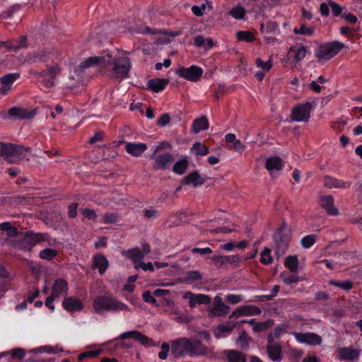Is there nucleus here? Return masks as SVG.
<instances>
[{
    "instance_id": "f257e3e1",
    "label": "nucleus",
    "mask_w": 362,
    "mask_h": 362,
    "mask_svg": "<svg viewBox=\"0 0 362 362\" xmlns=\"http://www.w3.org/2000/svg\"><path fill=\"white\" fill-rule=\"evenodd\" d=\"M95 66L101 69L110 70L115 78H126L132 68L129 52L117 49L103 51L101 55L90 57L83 61L75 71H81L85 68Z\"/></svg>"
},
{
    "instance_id": "f03ea898",
    "label": "nucleus",
    "mask_w": 362,
    "mask_h": 362,
    "mask_svg": "<svg viewBox=\"0 0 362 362\" xmlns=\"http://www.w3.org/2000/svg\"><path fill=\"white\" fill-rule=\"evenodd\" d=\"M171 353L177 358L186 356H204L209 353L208 348L200 341L182 337L171 341Z\"/></svg>"
},
{
    "instance_id": "7ed1b4c3",
    "label": "nucleus",
    "mask_w": 362,
    "mask_h": 362,
    "mask_svg": "<svg viewBox=\"0 0 362 362\" xmlns=\"http://www.w3.org/2000/svg\"><path fill=\"white\" fill-rule=\"evenodd\" d=\"M1 153L4 160L13 163L27 160L31 155L28 147L4 143Z\"/></svg>"
},
{
    "instance_id": "20e7f679",
    "label": "nucleus",
    "mask_w": 362,
    "mask_h": 362,
    "mask_svg": "<svg viewBox=\"0 0 362 362\" xmlns=\"http://www.w3.org/2000/svg\"><path fill=\"white\" fill-rule=\"evenodd\" d=\"M93 305L98 313H103L104 311H130V308L127 305L110 296L95 298Z\"/></svg>"
},
{
    "instance_id": "39448f33",
    "label": "nucleus",
    "mask_w": 362,
    "mask_h": 362,
    "mask_svg": "<svg viewBox=\"0 0 362 362\" xmlns=\"http://www.w3.org/2000/svg\"><path fill=\"white\" fill-rule=\"evenodd\" d=\"M18 230L9 221L0 223V238L2 245L5 247H13L18 245Z\"/></svg>"
},
{
    "instance_id": "423d86ee",
    "label": "nucleus",
    "mask_w": 362,
    "mask_h": 362,
    "mask_svg": "<svg viewBox=\"0 0 362 362\" xmlns=\"http://www.w3.org/2000/svg\"><path fill=\"white\" fill-rule=\"evenodd\" d=\"M23 242L30 247L40 245L42 247H58V243L45 233L27 232L23 238Z\"/></svg>"
},
{
    "instance_id": "0eeeda50",
    "label": "nucleus",
    "mask_w": 362,
    "mask_h": 362,
    "mask_svg": "<svg viewBox=\"0 0 362 362\" xmlns=\"http://www.w3.org/2000/svg\"><path fill=\"white\" fill-rule=\"evenodd\" d=\"M344 47L339 42L335 41L320 46L315 52L318 61L324 63L334 57Z\"/></svg>"
},
{
    "instance_id": "6e6552de",
    "label": "nucleus",
    "mask_w": 362,
    "mask_h": 362,
    "mask_svg": "<svg viewBox=\"0 0 362 362\" xmlns=\"http://www.w3.org/2000/svg\"><path fill=\"white\" fill-rule=\"evenodd\" d=\"M291 231V228L284 223L276 230L274 234V240L278 247H289L288 241Z\"/></svg>"
},
{
    "instance_id": "1a4fd4ad",
    "label": "nucleus",
    "mask_w": 362,
    "mask_h": 362,
    "mask_svg": "<svg viewBox=\"0 0 362 362\" xmlns=\"http://www.w3.org/2000/svg\"><path fill=\"white\" fill-rule=\"evenodd\" d=\"M204 73L203 69L198 66L192 65L188 68L180 67L176 70V74L192 82L198 81Z\"/></svg>"
},
{
    "instance_id": "9d476101",
    "label": "nucleus",
    "mask_w": 362,
    "mask_h": 362,
    "mask_svg": "<svg viewBox=\"0 0 362 362\" xmlns=\"http://www.w3.org/2000/svg\"><path fill=\"white\" fill-rule=\"evenodd\" d=\"M291 334L296 340L300 344H305L310 346L320 345L322 343V338L314 332H293Z\"/></svg>"
},
{
    "instance_id": "9b49d317",
    "label": "nucleus",
    "mask_w": 362,
    "mask_h": 362,
    "mask_svg": "<svg viewBox=\"0 0 362 362\" xmlns=\"http://www.w3.org/2000/svg\"><path fill=\"white\" fill-rule=\"evenodd\" d=\"M60 67L58 65H54L49 67L47 71L40 74L42 77V83L46 88H50L55 86L57 83L56 76L60 72Z\"/></svg>"
},
{
    "instance_id": "f8f14e48",
    "label": "nucleus",
    "mask_w": 362,
    "mask_h": 362,
    "mask_svg": "<svg viewBox=\"0 0 362 362\" xmlns=\"http://www.w3.org/2000/svg\"><path fill=\"white\" fill-rule=\"evenodd\" d=\"M311 105L309 103L294 107L291 112V119L296 122H306L310 118Z\"/></svg>"
},
{
    "instance_id": "ddd939ff",
    "label": "nucleus",
    "mask_w": 362,
    "mask_h": 362,
    "mask_svg": "<svg viewBox=\"0 0 362 362\" xmlns=\"http://www.w3.org/2000/svg\"><path fill=\"white\" fill-rule=\"evenodd\" d=\"M267 350L271 360L274 362H279L281 360V347L278 343L274 342L272 334L267 336Z\"/></svg>"
},
{
    "instance_id": "4468645a",
    "label": "nucleus",
    "mask_w": 362,
    "mask_h": 362,
    "mask_svg": "<svg viewBox=\"0 0 362 362\" xmlns=\"http://www.w3.org/2000/svg\"><path fill=\"white\" fill-rule=\"evenodd\" d=\"M255 65L259 70L255 72V76L259 81H261L273 66L272 56L271 55L267 61H263L259 57L255 59Z\"/></svg>"
},
{
    "instance_id": "2eb2a0df",
    "label": "nucleus",
    "mask_w": 362,
    "mask_h": 362,
    "mask_svg": "<svg viewBox=\"0 0 362 362\" xmlns=\"http://www.w3.org/2000/svg\"><path fill=\"white\" fill-rule=\"evenodd\" d=\"M18 73L8 74L0 78V96L6 95L13 88L14 82L19 78Z\"/></svg>"
},
{
    "instance_id": "dca6fc26",
    "label": "nucleus",
    "mask_w": 362,
    "mask_h": 362,
    "mask_svg": "<svg viewBox=\"0 0 362 362\" xmlns=\"http://www.w3.org/2000/svg\"><path fill=\"white\" fill-rule=\"evenodd\" d=\"M183 298L189 300V305L191 308H194L197 304H209L211 301L209 296L205 294H194L190 291L183 293Z\"/></svg>"
},
{
    "instance_id": "f3484780",
    "label": "nucleus",
    "mask_w": 362,
    "mask_h": 362,
    "mask_svg": "<svg viewBox=\"0 0 362 362\" xmlns=\"http://www.w3.org/2000/svg\"><path fill=\"white\" fill-rule=\"evenodd\" d=\"M361 355L359 349L352 347H341L337 351V358L344 361L357 360Z\"/></svg>"
},
{
    "instance_id": "a211bd4d",
    "label": "nucleus",
    "mask_w": 362,
    "mask_h": 362,
    "mask_svg": "<svg viewBox=\"0 0 362 362\" xmlns=\"http://www.w3.org/2000/svg\"><path fill=\"white\" fill-rule=\"evenodd\" d=\"M119 338L121 339L132 338L139 342L141 344L146 346H151L153 344L152 340L150 338L135 330L123 332L120 334Z\"/></svg>"
},
{
    "instance_id": "6ab92c4d",
    "label": "nucleus",
    "mask_w": 362,
    "mask_h": 362,
    "mask_svg": "<svg viewBox=\"0 0 362 362\" xmlns=\"http://www.w3.org/2000/svg\"><path fill=\"white\" fill-rule=\"evenodd\" d=\"M10 117L17 119H30L34 117L35 112L22 107H13L8 111Z\"/></svg>"
},
{
    "instance_id": "aec40b11",
    "label": "nucleus",
    "mask_w": 362,
    "mask_h": 362,
    "mask_svg": "<svg viewBox=\"0 0 362 362\" xmlns=\"http://www.w3.org/2000/svg\"><path fill=\"white\" fill-rule=\"evenodd\" d=\"M68 291L67 283L64 279H59L54 281L52 286V296L54 298H59L64 296Z\"/></svg>"
},
{
    "instance_id": "412c9836",
    "label": "nucleus",
    "mask_w": 362,
    "mask_h": 362,
    "mask_svg": "<svg viewBox=\"0 0 362 362\" xmlns=\"http://www.w3.org/2000/svg\"><path fill=\"white\" fill-rule=\"evenodd\" d=\"M62 305L66 310L70 313L80 311L83 308V303L78 298L74 297L65 298Z\"/></svg>"
},
{
    "instance_id": "4be33fe9",
    "label": "nucleus",
    "mask_w": 362,
    "mask_h": 362,
    "mask_svg": "<svg viewBox=\"0 0 362 362\" xmlns=\"http://www.w3.org/2000/svg\"><path fill=\"white\" fill-rule=\"evenodd\" d=\"M249 323L252 327V330L255 332H261L267 330L269 328L273 326L274 321L272 320H268L264 322H256L255 319H252L250 320H243L240 323Z\"/></svg>"
},
{
    "instance_id": "5701e85b",
    "label": "nucleus",
    "mask_w": 362,
    "mask_h": 362,
    "mask_svg": "<svg viewBox=\"0 0 362 362\" xmlns=\"http://www.w3.org/2000/svg\"><path fill=\"white\" fill-rule=\"evenodd\" d=\"M320 205L329 215L336 216L338 210L334 206V199L331 195H322L320 197Z\"/></svg>"
},
{
    "instance_id": "b1692460",
    "label": "nucleus",
    "mask_w": 362,
    "mask_h": 362,
    "mask_svg": "<svg viewBox=\"0 0 362 362\" xmlns=\"http://www.w3.org/2000/svg\"><path fill=\"white\" fill-rule=\"evenodd\" d=\"M147 148V146L144 143H127L125 149L130 155L138 157L141 155Z\"/></svg>"
},
{
    "instance_id": "393cba45",
    "label": "nucleus",
    "mask_w": 362,
    "mask_h": 362,
    "mask_svg": "<svg viewBox=\"0 0 362 362\" xmlns=\"http://www.w3.org/2000/svg\"><path fill=\"white\" fill-rule=\"evenodd\" d=\"M168 82V79L157 78L150 80L147 83V87L153 92H160L165 88Z\"/></svg>"
},
{
    "instance_id": "a878e982",
    "label": "nucleus",
    "mask_w": 362,
    "mask_h": 362,
    "mask_svg": "<svg viewBox=\"0 0 362 362\" xmlns=\"http://www.w3.org/2000/svg\"><path fill=\"white\" fill-rule=\"evenodd\" d=\"M266 168L274 174L276 171H279L282 168V160L278 156L269 157L266 160Z\"/></svg>"
},
{
    "instance_id": "bb28decb",
    "label": "nucleus",
    "mask_w": 362,
    "mask_h": 362,
    "mask_svg": "<svg viewBox=\"0 0 362 362\" xmlns=\"http://www.w3.org/2000/svg\"><path fill=\"white\" fill-rule=\"evenodd\" d=\"M325 185L327 187H335L339 189H347L351 185V182L344 181L341 180L335 179L333 177H327L325 178Z\"/></svg>"
},
{
    "instance_id": "cd10ccee",
    "label": "nucleus",
    "mask_w": 362,
    "mask_h": 362,
    "mask_svg": "<svg viewBox=\"0 0 362 362\" xmlns=\"http://www.w3.org/2000/svg\"><path fill=\"white\" fill-rule=\"evenodd\" d=\"M194 45L205 50H209L214 46L213 40L210 37L204 38L202 35H197L194 40Z\"/></svg>"
},
{
    "instance_id": "c85d7f7f",
    "label": "nucleus",
    "mask_w": 362,
    "mask_h": 362,
    "mask_svg": "<svg viewBox=\"0 0 362 362\" xmlns=\"http://www.w3.org/2000/svg\"><path fill=\"white\" fill-rule=\"evenodd\" d=\"M290 53L292 54L296 62L302 61L306 56L307 49L301 45H296L290 48Z\"/></svg>"
},
{
    "instance_id": "c756f323",
    "label": "nucleus",
    "mask_w": 362,
    "mask_h": 362,
    "mask_svg": "<svg viewBox=\"0 0 362 362\" xmlns=\"http://www.w3.org/2000/svg\"><path fill=\"white\" fill-rule=\"evenodd\" d=\"M93 267L98 269L100 274H103L108 267V261L103 255H95L93 259Z\"/></svg>"
},
{
    "instance_id": "7c9ffc66",
    "label": "nucleus",
    "mask_w": 362,
    "mask_h": 362,
    "mask_svg": "<svg viewBox=\"0 0 362 362\" xmlns=\"http://www.w3.org/2000/svg\"><path fill=\"white\" fill-rule=\"evenodd\" d=\"M238 325V322H233L232 321L226 322V323L219 325L217 327V332L215 335L217 338L223 337L225 334H229L233 329Z\"/></svg>"
},
{
    "instance_id": "2f4dec72",
    "label": "nucleus",
    "mask_w": 362,
    "mask_h": 362,
    "mask_svg": "<svg viewBox=\"0 0 362 362\" xmlns=\"http://www.w3.org/2000/svg\"><path fill=\"white\" fill-rule=\"evenodd\" d=\"M205 182L204 178H203L198 172L195 171L185 177V184L186 185H192L194 187L201 185L204 184Z\"/></svg>"
},
{
    "instance_id": "473e14b6",
    "label": "nucleus",
    "mask_w": 362,
    "mask_h": 362,
    "mask_svg": "<svg viewBox=\"0 0 362 362\" xmlns=\"http://www.w3.org/2000/svg\"><path fill=\"white\" fill-rule=\"evenodd\" d=\"M209 122L206 117H201L196 119L192 126V131L195 134H198L202 130L209 129Z\"/></svg>"
},
{
    "instance_id": "72a5a7b5",
    "label": "nucleus",
    "mask_w": 362,
    "mask_h": 362,
    "mask_svg": "<svg viewBox=\"0 0 362 362\" xmlns=\"http://www.w3.org/2000/svg\"><path fill=\"white\" fill-rule=\"evenodd\" d=\"M173 162V157L170 153H164L158 156L154 163V168L156 169H165L168 164Z\"/></svg>"
},
{
    "instance_id": "f704fd0d",
    "label": "nucleus",
    "mask_w": 362,
    "mask_h": 362,
    "mask_svg": "<svg viewBox=\"0 0 362 362\" xmlns=\"http://www.w3.org/2000/svg\"><path fill=\"white\" fill-rule=\"evenodd\" d=\"M26 46L25 37H22L19 44H14L11 41H0V49L4 51L17 49Z\"/></svg>"
},
{
    "instance_id": "c9c22d12",
    "label": "nucleus",
    "mask_w": 362,
    "mask_h": 362,
    "mask_svg": "<svg viewBox=\"0 0 362 362\" xmlns=\"http://www.w3.org/2000/svg\"><path fill=\"white\" fill-rule=\"evenodd\" d=\"M238 312V315L240 316L242 315H259L262 313V310L259 308L257 306L250 305V306H243L240 308L235 313H233L232 316L235 315Z\"/></svg>"
},
{
    "instance_id": "e433bc0d",
    "label": "nucleus",
    "mask_w": 362,
    "mask_h": 362,
    "mask_svg": "<svg viewBox=\"0 0 362 362\" xmlns=\"http://www.w3.org/2000/svg\"><path fill=\"white\" fill-rule=\"evenodd\" d=\"M202 281V275L198 271H189L184 277V281L190 284L201 283Z\"/></svg>"
},
{
    "instance_id": "4c0bfd02",
    "label": "nucleus",
    "mask_w": 362,
    "mask_h": 362,
    "mask_svg": "<svg viewBox=\"0 0 362 362\" xmlns=\"http://www.w3.org/2000/svg\"><path fill=\"white\" fill-rule=\"evenodd\" d=\"M229 308L224 303L215 304V305L211 309V316H222L226 315L228 312Z\"/></svg>"
},
{
    "instance_id": "58836bf2",
    "label": "nucleus",
    "mask_w": 362,
    "mask_h": 362,
    "mask_svg": "<svg viewBox=\"0 0 362 362\" xmlns=\"http://www.w3.org/2000/svg\"><path fill=\"white\" fill-rule=\"evenodd\" d=\"M285 267L291 272H297L298 270V259L296 256H288L285 260Z\"/></svg>"
},
{
    "instance_id": "ea45409f",
    "label": "nucleus",
    "mask_w": 362,
    "mask_h": 362,
    "mask_svg": "<svg viewBox=\"0 0 362 362\" xmlns=\"http://www.w3.org/2000/svg\"><path fill=\"white\" fill-rule=\"evenodd\" d=\"M191 151L197 156H205L209 152L208 147L199 142L193 144Z\"/></svg>"
},
{
    "instance_id": "a19ab883",
    "label": "nucleus",
    "mask_w": 362,
    "mask_h": 362,
    "mask_svg": "<svg viewBox=\"0 0 362 362\" xmlns=\"http://www.w3.org/2000/svg\"><path fill=\"white\" fill-rule=\"evenodd\" d=\"M228 358L230 362H246L245 355L236 351H228Z\"/></svg>"
},
{
    "instance_id": "79ce46f5",
    "label": "nucleus",
    "mask_w": 362,
    "mask_h": 362,
    "mask_svg": "<svg viewBox=\"0 0 362 362\" xmlns=\"http://www.w3.org/2000/svg\"><path fill=\"white\" fill-rule=\"evenodd\" d=\"M229 15L236 20H242L245 16V10L243 6L238 5L230 9Z\"/></svg>"
},
{
    "instance_id": "37998d69",
    "label": "nucleus",
    "mask_w": 362,
    "mask_h": 362,
    "mask_svg": "<svg viewBox=\"0 0 362 362\" xmlns=\"http://www.w3.org/2000/svg\"><path fill=\"white\" fill-rule=\"evenodd\" d=\"M250 245L248 242L243 240L238 243H228L222 245V249L231 250V249H243L250 247Z\"/></svg>"
},
{
    "instance_id": "c03bdc74",
    "label": "nucleus",
    "mask_w": 362,
    "mask_h": 362,
    "mask_svg": "<svg viewBox=\"0 0 362 362\" xmlns=\"http://www.w3.org/2000/svg\"><path fill=\"white\" fill-rule=\"evenodd\" d=\"M124 255L131 258L134 262H139L144 258V254L141 250H127L122 252Z\"/></svg>"
},
{
    "instance_id": "a18cd8bd",
    "label": "nucleus",
    "mask_w": 362,
    "mask_h": 362,
    "mask_svg": "<svg viewBox=\"0 0 362 362\" xmlns=\"http://www.w3.org/2000/svg\"><path fill=\"white\" fill-rule=\"evenodd\" d=\"M187 160L186 159H181L176 162L173 166V171L179 175H182L185 173L187 168Z\"/></svg>"
},
{
    "instance_id": "49530a36",
    "label": "nucleus",
    "mask_w": 362,
    "mask_h": 362,
    "mask_svg": "<svg viewBox=\"0 0 362 362\" xmlns=\"http://www.w3.org/2000/svg\"><path fill=\"white\" fill-rule=\"evenodd\" d=\"M289 329L288 323H283L276 326L274 328V332L271 333L273 335V340L274 338H279L281 335L286 334Z\"/></svg>"
},
{
    "instance_id": "de8ad7c7",
    "label": "nucleus",
    "mask_w": 362,
    "mask_h": 362,
    "mask_svg": "<svg viewBox=\"0 0 362 362\" xmlns=\"http://www.w3.org/2000/svg\"><path fill=\"white\" fill-rule=\"evenodd\" d=\"M236 36L239 40L247 42H251L255 40V35L249 31H239L236 33Z\"/></svg>"
},
{
    "instance_id": "09e8293b",
    "label": "nucleus",
    "mask_w": 362,
    "mask_h": 362,
    "mask_svg": "<svg viewBox=\"0 0 362 362\" xmlns=\"http://www.w3.org/2000/svg\"><path fill=\"white\" fill-rule=\"evenodd\" d=\"M280 276L283 279V282L286 285H291L299 281L300 278L297 274L286 275V272H282Z\"/></svg>"
},
{
    "instance_id": "8fccbe9b",
    "label": "nucleus",
    "mask_w": 362,
    "mask_h": 362,
    "mask_svg": "<svg viewBox=\"0 0 362 362\" xmlns=\"http://www.w3.org/2000/svg\"><path fill=\"white\" fill-rule=\"evenodd\" d=\"M316 235L313 234L308 235L304 236L300 240V244L304 248H309L313 245L316 241Z\"/></svg>"
},
{
    "instance_id": "3c124183",
    "label": "nucleus",
    "mask_w": 362,
    "mask_h": 362,
    "mask_svg": "<svg viewBox=\"0 0 362 362\" xmlns=\"http://www.w3.org/2000/svg\"><path fill=\"white\" fill-rule=\"evenodd\" d=\"M173 319L180 323H186L189 321L187 315H182L177 308H173L171 313Z\"/></svg>"
},
{
    "instance_id": "603ef678",
    "label": "nucleus",
    "mask_w": 362,
    "mask_h": 362,
    "mask_svg": "<svg viewBox=\"0 0 362 362\" xmlns=\"http://www.w3.org/2000/svg\"><path fill=\"white\" fill-rule=\"evenodd\" d=\"M250 339L247 337L245 332L240 334L237 339V344L241 349H247L249 346Z\"/></svg>"
},
{
    "instance_id": "864d4df0",
    "label": "nucleus",
    "mask_w": 362,
    "mask_h": 362,
    "mask_svg": "<svg viewBox=\"0 0 362 362\" xmlns=\"http://www.w3.org/2000/svg\"><path fill=\"white\" fill-rule=\"evenodd\" d=\"M314 29L312 28H308L305 25H300L299 28H295L293 32L296 34L311 35L313 33Z\"/></svg>"
},
{
    "instance_id": "5fc2aeb1",
    "label": "nucleus",
    "mask_w": 362,
    "mask_h": 362,
    "mask_svg": "<svg viewBox=\"0 0 362 362\" xmlns=\"http://www.w3.org/2000/svg\"><path fill=\"white\" fill-rule=\"evenodd\" d=\"M118 221V215L116 213H107L103 216V223L107 224L115 223Z\"/></svg>"
},
{
    "instance_id": "6e6d98bb",
    "label": "nucleus",
    "mask_w": 362,
    "mask_h": 362,
    "mask_svg": "<svg viewBox=\"0 0 362 362\" xmlns=\"http://www.w3.org/2000/svg\"><path fill=\"white\" fill-rule=\"evenodd\" d=\"M329 284L337 287H339L344 290H349L353 287V284L350 281H346L343 282H337L334 281H330Z\"/></svg>"
},
{
    "instance_id": "4d7b16f0",
    "label": "nucleus",
    "mask_w": 362,
    "mask_h": 362,
    "mask_svg": "<svg viewBox=\"0 0 362 362\" xmlns=\"http://www.w3.org/2000/svg\"><path fill=\"white\" fill-rule=\"evenodd\" d=\"M57 255V250H41L40 252V258L47 260H51Z\"/></svg>"
},
{
    "instance_id": "13d9d810",
    "label": "nucleus",
    "mask_w": 362,
    "mask_h": 362,
    "mask_svg": "<svg viewBox=\"0 0 362 362\" xmlns=\"http://www.w3.org/2000/svg\"><path fill=\"white\" fill-rule=\"evenodd\" d=\"M261 262L264 264H271L273 262V258L271 255V250L262 251Z\"/></svg>"
},
{
    "instance_id": "bf43d9fd",
    "label": "nucleus",
    "mask_w": 362,
    "mask_h": 362,
    "mask_svg": "<svg viewBox=\"0 0 362 362\" xmlns=\"http://www.w3.org/2000/svg\"><path fill=\"white\" fill-rule=\"evenodd\" d=\"M170 351V346L167 343H163L161 345V351L158 353V358L161 360L167 358Z\"/></svg>"
},
{
    "instance_id": "052dcab7",
    "label": "nucleus",
    "mask_w": 362,
    "mask_h": 362,
    "mask_svg": "<svg viewBox=\"0 0 362 362\" xmlns=\"http://www.w3.org/2000/svg\"><path fill=\"white\" fill-rule=\"evenodd\" d=\"M83 215L91 221H95L97 219V214L93 209L86 208L82 210Z\"/></svg>"
},
{
    "instance_id": "680f3d73",
    "label": "nucleus",
    "mask_w": 362,
    "mask_h": 362,
    "mask_svg": "<svg viewBox=\"0 0 362 362\" xmlns=\"http://www.w3.org/2000/svg\"><path fill=\"white\" fill-rule=\"evenodd\" d=\"M212 221H210V222H209L207 223V226H206V230L208 231H210L211 233H229L230 231V230L228 229L226 227H218V228H212L211 226H210V223Z\"/></svg>"
},
{
    "instance_id": "e2e57ef3",
    "label": "nucleus",
    "mask_w": 362,
    "mask_h": 362,
    "mask_svg": "<svg viewBox=\"0 0 362 362\" xmlns=\"http://www.w3.org/2000/svg\"><path fill=\"white\" fill-rule=\"evenodd\" d=\"M142 297L145 302L153 304V305L156 304V300L151 295L150 291H144L142 294Z\"/></svg>"
},
{
    "instance_id": "0e129e2a",
    "label": "nucleus",
    "mask_w": 362,
    "mask_h": 362,
    "mask_svg": "<svg viewBox=\"0 0 362 362\" xmlns=\"http://www.w3.org/2000/svg\"><path fill=\"white\" fill-rule=\"evenodd\" d=\"M233 148L235 151L242 153L244 151L245 146L239 139H237L233 143Z\"/></svg>"
},
{
    "instance_id": "69168bd1",
    "label": "nucleus",
    "mask_w": 362,
    "mask_h": 362,
    "mask_svg": "<svg viewBox=\"0 0 362 362\" xmlns=\"http://www.w3.org/2000/svg\"><path fill=\"white\" fill-rule=\"evenodd\" d=\"M170 122V117L168 114L162 115L158 119V124L160 127L167 125Z\"/></svg>"
},
{
    "instance_id": "338daca9",
    "label": "nucleus",
    "mask_w": 362,
    "mask_h": 362,
    "mask_svg": "<svg viewBox=\"0 0 362 362\" xmlns=\"http://www.w3.org/2000/svg\"><path fill=\"white\" fill-rule=\"evenodd\" d=\"M13 358H23L25 356V352L23 349H16L11 351Z\"/></svg>"
},
{
    "instance_id": "774afa93",
    "label": "nucleus",
    "mask_w": 362,
    "mask_h": 362,
    "mask_svg": "<svg viewBox=\"0 0 362 362\" xmlns=\"http://www.w3.org/2000/svg\"><path fill=\"white\" fill-rule=\"evenodd\" d=\"M204 10H205L204 4H202L201 6H193L192 8V11L193 13L197 16H202Z\"/></svg>"
}]
</instances>
